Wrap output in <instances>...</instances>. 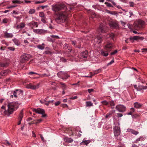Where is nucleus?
<instances>
[{
    "mask_svg": "<svg viewBox=\"0 0 147 147\" xmlns=\"http://www.w3.org/2000/svg\"><path fill=\"white\" fill-rule=\"evenodd\" d=\"M144 24V22L143 21L140 20L137 22L135 23L134 24V28L137 30L142 28Z\"/></svg>",
    "mask_w": 147,
    "mask_h": 147,
    "instance_id": "20e7f679",
    "label": "nucleus"
},
{
    "mask_svg": "<svg viewBox=\"0 0 147 147\" xmlns=\"http://www.w3.org/2000/svg\"><path fill=\"white\" fill-rule=\"evenodd\" d=\"M31 56L30 55L24 53L20 56V62L22 63H25L29 60Z\"/></svg>",
    "mask_w": 147,
    "mask_h": 147,
    "instance_id": "7ed1b4c3",
    "label": "nucleus"
},
{
    "mask_svg": "<svg viewBox=\"0 0 147 147\" xmlns=\"http://www.w3.org/2000/svg\"><path fill=\"white\" fill-rule=\"evenodd\" d=\"M63 49L66 52H70L72 50V48L69 45L66 43H65L63 45Z\"/></svg>",
    "mask_w": 147,
    "mask_h": 147,
    "instance_id": "4468645a",
    "label": "nucleus"
},
{
    "mask_svg": "<svg viewBox=\"0 0 147 147\" xmlns=\"http://www.w3.org/2000/svg\"><path fill=\"white\" fill-rule=\"evenodd\" d=\"M101 70L100 69H98L92 72H90V74H92V76H94L95 74H96L101 72Z\"/></svg>",
    "mask_w": 147,
    "mask_h": 147,
    "instance_id": "bb28decb",
    "label": "nucleus"
},
{
    "mask_svg": "<svg viewBox=\"0 0 147 147\" xmlns=\"http://www.w3.org/2000/svg\"><path fill=\"white\" fill-rule=\"evenodd\" d=\"M105 3L108 7H111L112 6L111 5V3H108V2H105Z\"/></svg>",
    "mask_w": 147,
    "mask_h": 147,
    "instance_id": "8fccbe9b",
    "label": "nucleus"
},
{
    "mask_svg": "<svg viewBox=\"0 0 147 147\" xmlns=\"http://www.w3.org/2000/svg\"><path fill=\"white\" fill-rule=\"evenodd\" d=\"M23 110H22L20 112V114L19 115V117H18V119H20V120H22V118L23 117Z\"/></svg>",
    "mask_w": 147,
    "mask_h": 147,
    "instance_id": "2f4dec72",
    "label": "nucleus"
},
{
    "mask_svg": "<svg viewBox=\"0 0 147 147\" xmlns=\"http://www.w3.org/2000/svg\"><path fill=\"white\" fill-rule=\"evenodd\" d=\"M9 63L7 62H0V66L1 67H6L8 66Z\"/></svg>",
    "mask_w": 147,
    "mask_h": 147,
    "instance_id": "c756f323",
    "label": "nucleus"
},
{
    "mask_svg": "<svg viewBox=\"0 0 147 147\" xmlns=\"http://www.w3.org/2000/svg\"><path fill=\"white\" fill-rule=\"evenodd\" d=\"M7 49L11 51H14L15 50V48L13 47H9L7 48Z\"/></svg>",
    "mask_w": 147,
    "mask_h": 147,
    "instance_id": "603ef678",
    "label": "nucleus"
},
{
    "mask_svg": "<svg viewBox=\"0 0 147 147\" xmlns=\"http://www.w3.org/2000/svg\"><path fill=\"white\" fill-rule=\"evenodd\" d=\"M59 84L60 85L62 86V87L63 88L65 89V88H66V86L65 83H64L63 82H60L59 83Z\"/></svg>",
    "mask_w": 147,
    "mask_h": 147,
    "instance_id": "a18cd8bd",
    "label": "nucleus"
},
{
    "mask_svg": "<svg viewBox=\"0 0 147 147\" xmlns=\"http://www.w3.org/2000/svg\"><path fill=\"white\" fill-rule=\"evenodd\" d=\"M94 91V90L93 89H88V91L90 93L92 92H93Z\"/></svg>",
    "mask_w": 147,
    "mask_h": 147,
    "instance_id": "774afa93",
    "label": "nucleus"
},
{
    "mask_svg": "<svg viewBox=\"0 0 147 147\" xmlns=\"http://www.w3.org/2000/svg\"><path fill=\"white\" fill-rule=\"evenodd\" d=\"M23 2L19 0H13L12 1V3L13 4H21Z\"/></svg>",
    "mask_w": 147,
    "mask_h": 147,
    "instance_id": "7c9ffc66",
    "label": "nucleus"
},
{
    "mask_svg": "<svg viewBox=\"0 0 147 147\" xmlns=\"http://www.w3.org/2000/svg\"><path fill=\"white\" fill-rule=\"evenodd\" d=\"M72 44L76 48H80L81 47V44L79 41H71Z\"/></svg>",
    "mask_w": 147,
    "mask_h": 147,
    "instance_id": "a211bd4d",
    "label": "nucleus"
},
{
    "mask_svg": "<svg viewBox=\"0 0 147 147\" xmlns=\"http://www.w3.org/2000/svg\"><path fill=\"white\" fill-rule=\"evenodd\" d=\"M41 20L42 22L44 23H45L46 22V18L45 17L42 18Z\"/></svg>",
    "mask_w": 147,
    "mask_h": 147,
    "instance_id": "4d7b16f0",
    "label": "nucleus"
},
{
    "mask_svg": "<svg viewBox=\"0 0 147 147\" xmlns=\"http://www.w3.org/2000/svg\"><path fill=\"white\" fill-rule=\"evenodd\" d=\"M98 31L99 33L101 32L104 33L106 32V31L104 27L102 25H100L97 30Z\"/></svg>",
    "mask_w": 147,
    "mask_h": 147,
    "instance_id": "412c9836",
    "label": "nucleus"
},
{
    "mask_svg": "<svg viewBox=\"0 0 147 147\" xmlns=\"http://www.w3.org/2000/svg\"><path fill=\"white\" fill-rule=\"evenodd\" d=\"M57 76L63 79H65L67 78L69 76L65 72L62 71L59 72L57 74Z\"/></svg>",
    "mask_w": 147,
    "mask_h": 147,
    "instance_id": "0eeeda50",
    "label": "nucleus"
},
{
    "mask_svg": "<svg viewBox=\"0 0 147 147\" xmlns=\"http://www.w3.org/2000/svg\"><path fill=\"white\" fill-rule=\"evenodd\" d=\"M42 121V119H37L36 120V122H35V123L36 124H37L38 123H41Z\"/></svg>",
    "mask_w": 147,
    "mask_h": 147,
    "instance_id": "a19ab883",
    "label": "nucleus"
},
{
    "mask_svg": "<svg viewBox=\"0 0 147 147\" xmlns=\"http://www.w3.org/2000/svg\"><path fill=\"white\" fill-rule=\"evenodd\" d=\"M32 111H33L38 114H41L45 113V111L44 110L40 108L34 109Z\"/></svg>",
    "mask_w": 147,
    "mask_h": 147,
    "instance_id": "dca6fc26",
    "label": "nucleus"
},
{
    "mask_svg": "<svg viewBox=\"0 0 147 147\" xmlns=\"http://www.w3.org/2000/svg\"><path fill=\"white\" fill-rule=\"evenodd\" d=\"M47 0H43L41 1H36L35 2V4H38L41 3H43L46 2Z\"/></svg>",
    "mask_w": 147,
    "mask_h": 147,
    "instance_id": "58836bf2",
    "label": "nucleus"
},
{
    "mask_svg": "<svg viewBox=\"0 0 147 147\" xmlns=\"http://www.w3.org/2000/svg\"><path fill=\"white\" fill-rule=\"evenodd\" d=\"M102 41V39L101 36H98L95 38L94 43L96 44H99Z\"/></svg>",
    "mask_w": 147,
    "mask_h": 147,
    "instance_id": "aec40b11",
    "label": "nucleus"
},
{
    "mask_svg": "<svg viewBox=\"0 0 147 147\" xmlns=\"http://www.w3.org/2000/svg\"><path fill=\"white\" fill-rule=\"evenodd\" d=\"M144 38L142 37L134 36L130 37L129 38V40L131 42L133 43L135 40H142Z\"/></svg>",
    "mask_w": 147,
    "mask_h": 147,
    "instance_id": "ddd939ff",
    "label": "nucleus"
},
{
    "mask_svg": "<svg viewBox=\"0 0 147 147\" xmlns=\"http://www.w3.org/2000/svg\"><path fill=\"white\" fill-rule=\"evenodd\" d=\"M32 74H37V75H39V76H40L42 77H45V76L48 77V76H50V74H49V75H47L46 74H40L37 73H35V72H32V71L28 73L29 75H31Z\"/></svg>",
    "mask_w": 147,
    "mask_h": 147,
    "instance_id": "4be33fe9",
    "label": "nucleus"
},
{
    "mask_svg": "<svg viewBox=\"0 0 147 147\" xmlns=\"http://www.w3.org/2000/svg\"><path fill=\"white\" fill-rule=\"evenodd\" d=\"M113 45L111 43H108L105 46V49L107 51H110L113 48Z\"/></svg>",
    "mask_w": 147,
    "mask_h": 147,
    "instance_id": "f3484780",
    "label": "nucleus"
},
{
    "mask_svg": "<svg viewBox=\"0 0 147 147\" xmlns=\"http://www.w3.org/2000/svg\"><path fill=\"white\" fill-rule=\"evenodd\" d=\"M0 113L3 116L7 117H9L10 115L7 109L6 110L5 107L4 106H2L0 109Z\"/></svg>",
    "mask_w": 147,
    "mask_h": 147,
    "instance_id": "39448f33",
    "label": "nucleus"
},
{
    "mask_svg": "<svg viewBox=\"0 0 147 147\" xmlns=\"http://www.w3.org/2000/svg\"><path fill=\"white\" fill-rule=\"evenodd\" d=\"M66 142H68L71 143L73 141V140L71 138H67L66 139Z\"/></svg>",
    "mask_w": 147,
    "mask_h": 147,
    "instance_id": "ea45409f",
    "label": "nucleus"
},
{
    "mask_svg": "<svg viewBox=\"0 0 147 147\" xmlns=\"http://www.w3.org/2000/svg\"><path fill=\"white\" fill-rule=\"evenodd\" d=\"M33 32L38 34L43 35L47 33V30L43 29H34Z\"/></svg>",
    "mask_w": 147,
    "mask_h": 147,
    "instance_id": "423d86ee",
    "label": "nucleus"
},
{
    "mask_svg": "<svg viewBox=\"0 0 147 147\" xmlns=\"http://www.w3.org/2000/svg\"><path fill=\"white\" fill-rule=\"evenodd\" d=\"M13 41L16 45H20V42L18 40L13 39Z\"/></svg>",
    "mask_w": 147,
    "mask_h": 147,
    "instance_id": "c9c22d12",
    "label": "nucleus"
},
{
    "mask_svg": "<svg viewBox=\"0 0 147 147\" xmlns=\"http://www.w3.org/2000/svg\"><path fill=\"white\" fill-rule=\"evenodd\" d=\"M44 44L42 43L41 45H39L37 46V47L41 50L43 49H44L45 47L44 46Z\"/></svg>",
    "mask_w": 147,
    "mask_h": 147,
    "instance_id": "473e14b6",
    "label": "nucleus"
},
{
    "mask_svg": "<svg viewBox=\"0 0 147 147\" xmlns=\"http://www.w3.org/2000/svg\"><path fill=\"white\" fill-rule=\"evenodd\" d=\"M13 35L11 33H9L7 32H5L4 33V36L6 38H11L13 37Z\"/></svg>",
    "mask_w": 147,
    "mask_h": 147,
    "instance_id": "b1692460",
    "label": "nucleus"
},
{
    "mask_svg": "<svg viewBox=\"0 0 147 147\" xmlns=\"http://www.w3.org/2000/svg\"><path fill=\"white\" fill-rule=\"evenodd\" d=\"M13 17L14 18H16L17 20L16 22L17 23H18L20 22V19L21 18L19 16L16 17V16H13Z\"/></svg>",
    "mask_w": 147,
    "mask_h": 147,
    "instance_id": "49530a36",
    "label": "nucleus"
},
{
    "mask_svg": "<svg viewBox=\"0 0 147 147\" xmlns=\"http://www.w3.org/2000/svg\"><path fill=\"white\" fill-rule=\"evenodd\" d=\"M113 130L114 136L117 138V137L120 134V128L117 126H115L113 128Z\"/></svg>",
    "mask_w": 147,
    "mask_h": 147,
    "instance_id": "6e6552de",
    "label": "nucleus"
},
{
    "mask_svg": "<svg viewBox=\"0 0 147 147\" xmlns=\"http://www.w3.org/2000/svg\"><path fill=\"white\" fill-rule=\"evenodd\" d=\"M91 142V141L90 140H83L82 142H81L80 144L81 145H87Z\"/></svg>",
    "mask_w": 147,
    "mask_h": 147,
    "instance_id": "cd10ccee",
    "label": "nucleus"
},
{
    "mask_svg": "<svg viewBox=\"0 0 147 147\" xmlns=\"http://www.w3.org/2000/svg\"><path fill=\"white\" fill-rule=\"evenodd\" d=\"M101 103L104 105H107L109 103L108 102H107L106 100H104L103 101H102L101 102Z\"/></svg>",
    "mask_w": 147,
    "mask_h": 147,
    "instance_id": "c03bdc74",
    "label": "nucleus"
},
{
    "mask_svg": "<svg viewBox=\"0 0 147 147\" xmlns=\"http://www.w3.org/2000/svg\"><path fill=\"white\" fill-rule=\"evenodd\" d=\"M27 25L28 26L33 29H34V27L37 28L38 26V22L33 21L28 23Z\"/></svg>",
    "mask_w": 147,
    "mask_h": 147,
    "instance_id": "f8f14e48",
    "label": "nucleus"
},
{
    "mask_svg": "<svg viewBox=\"0 0 147 147\" xmlns=\"http://www.w3.org/2000/svg\"><path fill=\"white\" fill-rule=\"evenodd\" d=\"M72 10L73 7L67 8L63 3L53 4L52 5V9L55 12V21L58 24H61L65 22L69 14V10Z\"/></svg>",
    "mask_w": 147,
    "mask_h": 147,
    "instance_id": "f257e3e1",
    "label": "nucleus"
},
{
    "mask_svg": "<svg viewBox=\"0 0 147 147\" xmlns=\"http://www.w3.org/2000/svg\"><path fill=\"white\" fill-rule=\"evenodd\" d=\"M114 62V59H112L111 62H110L107 64V66H108L110 65H111L112 63H113Z\"/></svg>",
    "mask_w": 147,
    "mask_h": 147,
    "instance_id": "5fc2aeb1",
    "label": "nucleus"
},
{
    "mask_svg": "<svg viewBox=\"0 0 147 147\" xmlns=\"http://www.w3.org/2000/svg\"><path fill=\"white\" fill-rule=\"evenodd\" d=\"M36 10L34 9H30L28 13L30 14H32L35 13Z\"/></svg>",
    "mask_w": 147,
    "mask_h": 147,
    "instance_id": "e433bc0d",
    "label": "nucleus"
},
{
    "mask_svg": "<svg viewBox=\"0 0 147 147\" xmlns=\"http://www.w3.org/2000/svg\"><path fill=\"white\" fill-rule=\"evenodd\" d=\"M116 109L120 112H123L126 111V107L122 105H118L116 107Z\"/></svg>",
    "mask_w": 147,
    "mask_h": 147,
    "instance_id": "9d476101",
    "label": "nucleus"
},
{
    "mask_svg": "<svg viewBox=\"0 0 147 147\" xmlns=\"http://www.w3.org/2000/svg\"><path fill=\"white\" fill-rule=\"evenodd\" d=\"M50 36L51 37L54 39H59L60 38L57 35H51Z\"/></svg>",
    "mask_w": 147,
    "mask_h": 147,
    "instance_id": "79ce46f5",
    "label": "nucleus"
},
{
    "mask_svg": "<svg viewBox=\"0 0 147 147\" xmlns=\"http://www.w3.org/2000/svg\"><path fill=\"white\" fill-rule=\"evenodd\" d=\"M143 89H145L144 86H139L137 88V91H141Z\"/></svg>",
    "mask_w": 147,
    "mask_h": 147,
    "instance_id": "72a5a7b5",
    "label": "nucleus"
},
{
    "mask_svg": "<svg viewBox=\"0 0 147 147\" xmlns=\"http://www.w3.org/2000/svg\"><path fill=\"white\" fill-rule=\"evenodd\" d=\"M40 84V83L37 84L35 85H33L31 83L27 84L26 86V88L32 90H35L39 88Z\"/></svg>",
    "mask_w": 147,
    "mask_h": 147,
    "instance_id": "1a4fd4ad",
    "label": "nucleus"
},
{
    "mask_svg": "<svg viewBox=\"0 0 147 147\" xmlns=\"http://www.w3.org/2000/svg\"><path fill=\"white\" fill-rule=\"evenodd\" d=\"M60 60L63 62H65L66 61V60L63 57L61 58Z\"/></svg>",
    "mask_w": 147,
    "mask_h": 147,
    "instance_id": "680f3d73",
    "label": "nucleus"
},
{
    "mask_svg": "<svg viewBox=\"0 0 147 147\" xmlns=\"http://www.w3.org/2000/svg\"><path fill=\"white\" fill-rule=\"evenodd\" d=\"M117 50H114V51L113 52H112L111 53V55H113L115 54H116L117 52Z\"/></svg>",
    "mask_w": 147,
    "mask_h": 147,
    "instance_id": "6e6d98bb",
    "label": "nucleus"
},
{
    "mask_svg": "<svg viewBox=\"0 0 147 147\" xmlns=\"http://www.w3.org/2000/svg\"><path fill=\"white\" fill-rule=\"evenodd\" d=\"M127 131L128 132H130L132 134H135V135H137L139 133V132L138 131H136L134 130L131 129H127Z\"/></svg>",
    "mask_w": 147,
    "mask_h": 147,
    "instance_id": "a878e982",
    "label": "nucleus"
},
{
    "mask_svg": "<svg viewBox=\"0 0 147 147\" xmlns=\"http://www.w3.org/2000/svg\"><path fill=\"white\" fill-rule=\"evenodd\" d=\"M111 2L112 3V4H113V5H114V6H115L119 8V7H120V6H119V5L117 6V5H116V4L113 1H112Z\"/></svg>",
    "mask_w": 147,
    "mask_h": 147,
    "instance_id": "864d4df0",
    "label": "nucleus"
},
{
    "mask_svg": "<svg viewBox=\"0 0 147 147\" xmlns=\"http://www.w3.org/2000/svg\"><path fill=\"white\" fill-rule=\"evenodd\" d=\"M111 113H107L105 116V118L107 119L108 117H110L111 116Z\"/></svg>",
    "mask_w": 147,
    "mask_h": 147,
    "instance_id": "052dcab7",
    "label": "nucleus"
},
{
    "mask_svg": "<svg viewBox=\"0 0 147 147\" xmlns=\"http://www.w3.org/2000/svg\"><path fill=\"white\" fill-rule=\"evenodd\" d=\"M88 52L86 51L82 52L80 54V56L81 58H86L88 56Z\"/></svg>",
    "mask_w": 147,
    "mask_h": 147,
    "instance_id": "6ab92c4d",
    "label": "nucleus"
},
{
    "mask_svg": "<svg viewBox=\"0 0 147 147\" xmlns=\"http://www.w3.org/2000/svg\"><path fill=\"white\" fill-rule=\"evenodd\" d=\"M108 51H104L101 50V54L104 56L106 57L108 55Z\"/></svg>",
    "mask_w": 147,
    "mask_h": 147,
    "instance_id": "c85d7f7f",
    "label": "nucleus"
},
{
    "mask_svg": "<svg viewBox=\"0 0 147 147\" xmlns=\"http://www.w3.org/2000/svg\"><path fill=\"white\" fill-rule=\"evenodd\" d=\"M19 105L15 103H9L7 105L8 111L10 115L13 113L14 111H16L18 108Z\"/></svg>",
    "mask_w": 147,
    "mask_h": 147,
    "instance_id": "f03ea898",
    "label": "nucleus"
},
{
    "mask_svg": "<svg viewBox=\"0 0 147 147\" xmlns=\"http://www.w3.org/2000/svg\"><path fill=\"white\" fill-rule=\"evenodd\" d=\"M61 103V102L60 101H59L55 102V106H57L59 105Z\"/></svg>",
    "mask_w": 147,
    "mask_h": 147,
    "instance_id": "e2e57ef3",
    "label": "nucleus"
},
{
    "mask_svg": "<svg viewBox=\"0 0 147 147\" xmlns=\"http://www.w3.org/2000/svg\"><path fill=\"white\" fill-rule=\"evenodd\" d=\"M61 107H62L63 108H65V107H68V105H67V104H63L61 105Z\"/></svg>",
    "mask_w": 147,
    "mask_h": 147,
    "instance_id": "bf43d9fd",
    "label": "nucleus"
},
{
    "mask_svg": "<svg viewBox=\"0 0 147 147\" xmlns=\"http://www.w3.org/2000/svg\"><path fill=\"white\" fill-rule=\"evenodd\" d=\"M77 98H78V96H76L74 97L70 98V99H71V100H74V99H77Z\"/></svg>",
    "mask_w": 147,
    "mask_h": 147,
    "instance_id": "338daca9",
    "label": "nucleus"
},
{
    "mask_svg": "<svg viewBox=\"0 0 147 147\" xmlns=\"http://www.w3.org/2000/svg\"><path fill=\"white\" fill-rule=\"evenodd\" d=\"M104 128L106 130H108L110 128H111V127L110 126H108L107 125H105L104 126Z\"/></svg>",
    "mask_w": 147,
    "mask_h": 147,
    "instance_id": "09e8293b",
    "label": "nucleus"
},
{
    "mask_svg": "<svg viewBox=\"0 0 147 147\" xmlns=\"http://www.w3.org/2000/svg\"><path fill=\"white\" fill-rule=\"evenodd\" d=\"M23 92L20 90H16L13 92V94L15 98L18 97L20 94H22Z\"/></svg>",
    "mask_w": 147,
    "mask_h": 147,
    "instance_id": "2eb2a0df",
    "label": "nucleus"
},
{
    "mask_svg": "<svg viewBox=\"0 0 147 147\" xmlns=\"http://www.w3.org/2000/svg\"><path fill=\"white\" fill-rule=\"evenodd\" d=\"M109 26L112 28H118V24L116 21H110L109 23Z\"/></svg>",
    "mask_w": 147,
    "mask_h": 147,
    "instance_id": "9b49d317",
    "label": "nucleus"
},
{
    "mask_svg": "<svg viewBox=\"0 0 147 147\" xmlns=\"http://www.w3.org/2000/svg\"><path fill=\"white\" fill-rule=\"evenodd\" d=\"M9 71L8 70H3L0 72V74L2 76H5L7 75Z\"/></svg>",
    "mask_w": 147,
    "mask_h": 147,
    "instance_id": "393cba45",
    "label": "nucleus"
},
{
    "mask_svg": "<svg viewBox=\"0 0 147 147\" xmlns=\"http://www.w3.org/2000/svg\"><path fill=\"white\" fill-rule=\"evenodd\" d=\"M129 4L130 7H133L134 5V3L133 2H130L129 3Z\"/></svg>",
    "mask_w": 147,
    "mask_h": 147,
    "instance_id": "0e129e2a",
    "label": "nucleus"
},
{
    "mask_svg": "<svg viewBox=\"0 0 147 147\" xmlns=\"http://www.w3.org/2000/svg\"><path fill=\"white\" fill-rule=\"evenodd\" d=\"M109 37H111L112 39L114 40V38L115 37V35L113 33H111L109 34Z\"/></svg>",
    "mask_w": 147,
    "mask_h": 147,
    "instance_id": "de8ad7c7",
    "label": "nucleus"
},
{
    "mask_svg": "<svg viewBox=\"0 0 147 147\" xmlns=\"http://www.w3.org/2000/svg\"><path fill=\"white\" fill-rule=\"evenodd\" d=\"M87 107H90L93 106V104L90 101H87L86 102Z\"/></svg>",
    "mask_w": 147,
    "mask_h": 147,
    "instance_id": "f704fd0d",
    "label": "nucleus"
},
{
    "mask_svg": "<svg viewBox=\"0 0 147 147\" xmlns=\"http://www.w3.org/2000/svg\"><path fill=\"white\" fill-rule=\"evenodd\" d=\"M110 105L111 106V107L112 109L114 108V106L115 105L114 102L113 100H111L109 102Z\"/></svg>",
    "mask_w": 147,
    "mask_h": 147,
    "instance_id": "4c0bfd02",
    "label": "nucleus"
},
{
    "mask_svg": "<svg viewBox=\"0 0 147 147\" xmlns=\"http://www.w3.org/2000/svg\"><path fill=\"white\" fill-rule=\"evenodd\" d=\"M20 25V27L21 28H24L25 27V24L23 22H22L19 24Z\"/></svg>",
    "mask_w": 147,
    "mask_h": 147,
    "instance_id": "37998d69",
    "label": "nucleus"
},
{
    "mask_svg": "<svg viewBox=\"0 0 147 147\" xmlns=\"http://www.w3.org/2000/svg\"><path fill=\"white\" fill-rule=\"evenodd\" d=\"M39 16L43 18L44 17V14L43 12H40L39 13Z\"/></svg>",
    "mask_w": 147,
    "mask_h": 147,
    "instance_id": "13d9d810",
    "label": "nucleus"
},
{
    "mask_svg": "<svg viewBox=\"0 0 147 147\" xmlns=\"http://www.w3.org/2000/svg\"><path fill=\"white\" fill-rule=\"evenodd\" d=\"M8 21V20L6 18H5L3 19L2 22L4 23H7Z\"/></svg>",
    "mask_w": 147,
    "mask_h": 147,
    "instance_id": "3c124183",
    "label": "nucleus"
},
{
    "mask_svg": "<svg viewBox=\"0 0 147 147\" xmlns=\"http://www.w3.org/2000/svg\"><path fill=\"white\" fill-rule=\"evenodd\" d=\"M142 105V104H140L138 102H136L134 103V107L137 109L140 108Z\"/></svg>",
    "mask_w": 147,
    "mask_h": 147,
    "instance_id": "5701e85b",
    "label": "nucleus"
},
{
    "mask_svg": "<svg viewBox=\"0 0 147 147\" xmlns=\"http://www.w3.org/2000/svg\"><path fill=\"white\" fill-rule=\"evenodd\" d=\"M44 53L47 54H51V51H45L44 52Z\"/></svg>",
    "mask_w": 147,
    "mask_h": 147,
    "instance_id": "69168bd1",
    "label": "nucleus"
}]
</instances>
